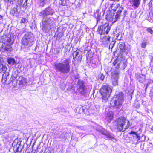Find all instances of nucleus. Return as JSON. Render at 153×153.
Wrapping results in <instances>:
<instances>
[{"mask_svg": "<svg viewBox=\"0 0 153 153\" xmlns=\"http://www.w3.org/2000/svg\"><path fill=\"white\" fill-rule=\"evenodd\" d=\"M121 13L120 14V19L122 20H123L126 16L127 12L125 10H121L120 11Z\"/></svg>", "mask_w": 153, "mask_h": 153, "instance_id": "2f4dec72", "label": "nucleus"}, {"mask_svg": "<svg viewBox=\"0 0 153 153\" xmlns=\"http://www.w3.org/2000/svg\"><path fill=\"white\" fill-rule=\"evenodd\" d=\"M126 119L124 117H121L116 120L117 128L119 131L123 132L128 129L131 125V123L128 121L127 124L125 127L124 126L126 123Z\"/></svg>", "mask_w": 153, "mask_h": 153, "instance_id": "20e7f679", "label": "nucleus"}, {"mask_svg": "<svg viewBox=\"0 0 153 153\" xmlns=\"http://www.w3.org/2000/svg\"><path fill=\"white\" fill-rule=\"evenodd\" d=\"M18 71L17 69H14L12 71V76L14 78V79H16L18 76Z\"/></svg>", "mask_w": 153, "mask_h": 153, "instance_id": "473e14b6", "label": "nucleus"}, {"mask_svg": "<svg viewBox=\"0 0 153 153\" xmlns=\"http://www.w3.org/2000/svg\"><path fill=\"white\" fill-rule=\"evenodd\" d=\"M15 79H14V78L12 76H11L10 79L9 80L8 82L9 83L11 82H12Z\"/></svg>", "mask_w": 153, "mask_h": 153, "instance_id": "49530a36", "label": "nucleus"}, {"mask_svg": "<svg viewBox=\"0 0 153 153\" xmlns=\"http://www.w3.org/2000/svg\"><path fill=\"white\" fill-rule=\"evenodd\" d=\"M4 49L6 51H11V47L10 46H5Z\"/></svg>", "mask_w": 153, "mask_h": 153, "instance_id": "37998d69", "label": "nucleus"}, {"mask_svg": "<svg viewBox=\"0 0 153 153\" xmlns=\"http://www.w3.org/2000/svg\"><path fill=\"white\" fill-rule=\"evenodd\" d=\"M78 91L80 94L85 97H87L88 95V91L86 87L78 89Z\"/></svg>", "mask_w": 153, "mask_h": 153, "instance_id": "f3484780", "label": "nucleus"}, {"mask_svg": "<svg viewBox=\"0 0 153 153\" xmlns=\"http://www.w3.org/2000/svg\"><path fill=\"white\" fill-rule=\"evenodd\" d=\"M17 81L19 85L22 87H26L27 85V79L22 76H19Z\"/></svg>", "mask_w": 153, "mask_h": 153, "instance_id": "9d476101", "label": "nucleus"}, {"mask_svg": "<svg viewBox=\"0 0 153 153\" xmlns=\"http://www.w3.org/2000/svg\"><path fill=\"white\" fill-rule=\"evenodd\" d=\"M7 68L6 66L3 64L0 65V73H5Z\"/></svg>", "mask_w": 153, "mask_h": 153, "instance_id": "c85d7f7f", "label": "nucleus"}, {"mask_svg": "<svg viewBox=\"0 0 153 153\" xmlns=\"http://www.w3.org/2000/svg\"><path fill=\"white\" fill-rule=\"evenodd\" d=\"M124 99V94L122 92L117 93L111 100L110 105L111 107L119 109L121 108Z\"/></svg>", "mask_w": 153, "mask_h": 153, "instance_id": "f03ea898", "label": "nucleus"}, {"mask_svg": "<svg viewBox=\"0 0 153 153\" xmlns=\"http://www.w3.org/2000/svg\"><path fill=\"white\" fill-rule=\"evenodd\" d=\"M129 134L132 136L133 139L134 140V142L137 143L140 139V134L137 132L131 131L129 133Z\"/></svg>", "mask_w": 153, "mask_h": 153, "instance_id": "4468645a", "label": "nucleus"}, {"mask_svg": "<svg viewBox=\"0 0 153 153\" xmlns=\"http://www.w3.org/2000/svg\"><path fill=\"white\" fill-rule=\"evenodd\" d=\"M101 13H100L99 10H97L96 12L95 13L94 16L96 18L97 22L102 19L101 16Z\"/></svg>", "mask_w": 153, "mask_h": 153, "instance_id": "4be33fe9", "label": "nucleus"}, {"mask_svg": "<svg viewBox=\"0 0 153 153\" xmlns=\"http://www.w3.org/2000/svg\"><path fill=\"white\" fill-rule=\"evenodd\" d=\"M60 133V132H59L58 134H56V135H55V138H59L62 137V135Z\"/></svg>", "mask_w": 153, "mask_h": 153, "instance_id": "ea45409f", "label": "nucleus"}, {"mask_svg": "<svg viewBox=\"0 0 153 153\" xmlns=\"http://www.w3.org/2000/svg\"><path fill=\"white\" fill-rule=\"evenodd\" d=\"M54 19L52 17L43 18L42 29L44 33H46L49 31L54 23Z\"/></svg>", "mask_w": 153, "mask_h": 153, "instance_id": "39448f33", "label": "nucleus"}, {"mask_svg": "<svg viewBox=\"0 0 153 153\" xmlns=\"http://www.w3.org/2000/svg\"><path fill=\"white\" fill-rule=\"evenodd\" d=\"M59 4L62 6H65L66 5V1L65 0H60Z\"/></svg>", "mask_w": 153, "mask_h": 153, "instance_id": "4c0bfd02", "label": "nucleus"}, {"mask_svg": "<svg viewBox=\"0 0 153 153\" xmlns=\"http://www.w3.org/2000/svg\"><path fill=\"white\" fill-rule=\"evenodd\" d=\"M7 62L9 64L11 65H15L16 63V62L14 58L11 57L7 59Z\"/></svg>", "mask_w": 153, "mask_h": 153, "instance_id": "393cba45", "label": "nucleus"}, {"mask_svg": "<svg viewBox=\"0 0 153 153\" xmlns=\"http://www.w3.org/2000/svg\"><path fill=\"white\" fill-rule=\"evenodd\" d=\"M114 17L113 13H109L106 16L105 19L108 21H111L113 19Z\"/></svg>", "mask_w": 153, "mask_h": 153, "instance_id": "bb28decb", "label": "nucleus"}, {"mask_svg": "<svg viewBox=\"0 0 153 153\" xmlns=\"http://www.w3.org/2000/svg\"><path fill=\"white\" fill-rule=\"evenodd\" d=\"M71 60L69 59H66L62 62H56L54 63V68L57 72L65 74L69 73L70 70V64Z\"/></svg>", "mask_w": 153, "mask_h": 153, "instance_id": "f257e3e1", "label": "nucleus"}, {"mask_svg": "<svg viewBox=\"0 0 153 153\" xmlns=\"http://www.w3.org/2000/svg\"><path fill=\"white\" fill-rule=\"evenodd\" d=\"M123 10V7H120L119 10H118L115 16V19H116V20L120 19V14L121 13L120 11Z\"/></svg>", "mask_w": 153, "mask_h": 153, "instance_id": "cd10ccee", "label": "nucleus"}, {"mask_svg": "<svg viewBox=\"0 0 153 153\" xmlns=\"http://www.w3.org/2000/svg\"><path fill=\"white\" fill-rule=\"evenodd\" d=\"M9 73L7 72L4 74L2 75V81L4 80L5 82L7 81L9 79Z\"/></svg>", "mask_w": 153, "mask_h": 153, "instance_id": "c756f323", "label": "nucleus"}, {"mask_svg": "<svg viewBox=\"0 0 153 153\" xmlns=\"http://www.w3.org/2000/svg\"><path fill=\"white\" fill-rule=\"evenodd\" d=\"M83 110V109L81 107H78L76 108V111H77L78 110H79V111H77V113H80L81 111H82V112Z\"/></svg>", "mask_w": 153, "mask_h": 153, "instance_id": "a19ab883", "label": "nucleus"}, {"mask_svg": "<svg viewBox=\"0 0 153 153\" xmlns=\"http://www.w3.org/2000/svg\"><path fill=\"white\" fill-rule=\"evenodd\" d=\"M115 44V42H114V41H111L109 45V49H110V48H111V50L112 48L114 46Z\"/></svg>", "mask_w": 153, "mask_h": 153, "instance_id": "c9c22d12", "label": "nucleus"}, {"mask_svg": "<svg viewBox=\"0 0 153 153\" xmlns=\"http://www.w3.org/2000/svg\"><path fill=\"white\" fill-rule=\"evenodd\" d=\"M127 66V64L125 61H121L119 68L123 70Z\"/></svg>", "mask_w": 153, "mask_h": 153, "instance_id": "7c9ffc66", "label": "nucleus"}, {"mask_svg": "<svg viewBox=\"0 0 153 153\" xmlns=\"http://www.w3.org/2000/svg\"><path fill=\"white\" fill-rule=\"evenodd\" d=\"M102 15H103L104 14V13L103 12H102Z\"/></svg>", "mask_w": 153, "mask_h": 153, "instance_id": "4d7b16f0", "label": "nucleus"}, {"mask_svg": "<svg viewBox=\"0 0 153 153\" xmlns=\"http://www.w3.org/2000/svg\"><path fill=\"white\" fill-rule=\"evenodd\" d=\"M16 0H4L6 3H8L11 4H13L14 2H15ZM24 0H17L15 4L16 7H17L19 6L23 7H24V5H23V1Z\"/></svg>", "mask_w": 153, "mask_h": 153, "instance_id": "f8f14e48", "label": "nucleus"}, {"mask_svg": "<svg viewBox=\"0 0 153 153\" xmlns=\"http://www.w3.org/2000/svg\"><path fill=\"white\" fill-rule=\"evenodd\" d=\"M98 78L102 80H104L105 78V76L104 75L101 73H100L98 75Z\"/></svg>", "mask_w": 153, "mask_h": 153, "instance_id": "e433bc0d", "label": "nucleus"}, {"mask_svg": "<svg viewBox=\"0 0 153 153\" xmlns=\"http://www.w3.org/2000/svg\"><path fill=\"white\" fill-rule=\"evenodd\" d=\"M73 55L74 61H76L77 64L80 63L82 58L81 54L78 51H76L73 53Z\"/></svg>", "mask_w": 153, "mask_h": 153, "instance_id": "dca6fc26", "label": "nucleus"}, {"mask_svg": "<svg viewBox=\"0 0 153 153\" xmlns=\"http://www.w3.org/2000/svg\"><path fill=\"white\" fill-rule=\"evenodd\" d=\"M19 144H16L15 146H14L13 150L14 151H15V153H17V152H18H18L19 151Z\"/></svg>", "mask_w": 153, "mask_h": 153, "instance_id": "f704fd0d", "label": "nucleus"}, {"mask_svg": "<svg viewBox=\"0 0 153 153\" xmlns=\"http://www.w3.org/2000/svg\"><path fill=\"white\" fill-rule=\"evenodd\" d=\"M140 0H131V3L132 4V6L135 9L138 7L140 3Z\"/></svg>", "mask_w": 153, "mask_h": 153, "instance_id": "a211bd4d", "label": "nucleus"}, {"mask_svg": "<svg viewBox=\"0 0 153 153\" xmlns=\"http://www.w3.org/2000/svg\"><path fill=\"white\" fill-rule=\"evenodd\" d=\"M147 44V42L145 41H143L141 45V46L142 48H145Z\"/></svg>", "mask_w": 153, "mask_h": 153, "instance_id": "58836bf2", "label": "nucleus"}, {"mask_svg": "<svg viewBox=\"0 0 153 153\" xmlns=\"http://www.w3.org/2000/svg\"><path fill=\"white\" fill-rule=\"evenodd\" d=\"M34 36L31 32H27L22 36L21 41L22 45L25 48L31 47L33 44Z\"/></svg>", "mask_w": 153, "mask_h": 153, "instance_id": "7ed1b4c3", "label": "nucleus"}, {"mask_svg": "<svg viewBox=\"0 0 153 153\" xmlns=\"http://www.w3.org/2000/svg\"><path fill=\"white\" fill-rule=\"evenodd\" d=\"M3 16H2L0 15V20L2 19H3Z\"/></svg>", "mask_w": 153, "mask_h": 153, "instance_id": "8fccbe9b", "label": "nucleus"}, {"mask_svg": "<svg viewBox=\"0 0 153 153\" xmlns=\"http://www.w3.org/2000/svg\"><path fill=\"white\" fill-rule=\"evenodd\" d=\"M119 71L118 70L115 71L113 73L112 76L111 81L113 85L116 86L118 85V80L119 76Z\"/></svg>", "mask_w": 153, "mask_h": 153, "instance_id": "1a4fd4ad", "label": "nucleus"}, {"mask_svg": "<svg viewBox=\"0 0 153 153\" xmlns=\"http://www.w3.org/2000/svg\"><path fill=\"white\" fill-rule=\"evenodd\" d=\"M58 111H59L64 112L65 111V109L62 108H58Z\"/></svg>", "mask_w": 153, "mask_h": 153, "instance_id": "de8ad7c7", "label": "nucleus"}, {"mask_svg": "<svg viewBox=\"0 0 153 153\" xmlns=\"http://www.w3.org/2000/svg\"><path fill=\"white\" fill-rule=\"evenodd\" d=\"M73 62V61H72V62ZM73 64H74V65H75V62H74V61Z\"/></svg>", "mask_w": 153, "mask_h": 153, "instance_id": "6e6d98bb", "label": "nucleus"}, {"mask_svg": "<svg viewBox=\"0 0 153 153\" xmlns=\"http://www.w3.org/2000/svg\"><path fill=\"white\" fill-rule=\"evenodd\" d=\"M99 132L102 134L104 135L106 137L110 139V140H116L115 138L114 137V136L112 134L110 133L108 131L106 130L103 131L102 130H100Z\"/></svg>", "mask_w": 153, "mask_h": 153, "instance_id": "ddd939ff", "label": "nucleus"}, {"mask_svg": "<svg viewBox=\"0 0 153 153\" xmlns=\"http://www.w3.org/2000/svg\"><path fill=\"white\" fill-rule=\"evenodd\" d=\"M49 0H37V4L40 7H42Z\"/></svg>", "mask_w": 153, "mask_h": 153, "instance_id": "b1692460", "label": "nucleus"}, {"mask_svg": "<svg viewBox=\"0 0 153 153\" xmlns=\"http://www.w3.org/2000/svg\"><path fill=\"white\" fill-rule=\"evenodd\" d=\"M5 40L7 42V45H10L13 43V42L12 41L11 38L9 37H6Z\"/></svg>", "mask_w": 153, "mask_h": 153, "instance_id": "72a5a7b5", "label": "nucleus"}, {"mask_svg": "<svg viewBox=\"0 0 153 153\" xmlns=\"http://www.w3.org/2000/svg\"><path fill=\"white\" fill-rule=\"evenodd\" d=\"M119 48L121 52L126 55H127L129 51L128 49L126 47L124 42L120 43L119 45Z\"/></svg>", "mask_w": 153, "mask_h": 153, "instance_id": "2eb2a0df", "label": "nucleus"}, {"mask_svg": "<svg viewBox=\"0 0 153 153\" xmlns=\"http://www.w3.org/2000/svg\"><path fill=\"white\" fill-rule=\"evenodd\" d=\"M27 0H25V2L23 4V5L24 6L23 7L27 8Z\"/></svg>", "mask_w": 153, "mask_h": 153, "instance_id": "a18cd8bd", "label": "nucleus"}, {"mask_svg": "<svg viewBox=\"0 0 153 153\" xmlns=\"http://www.w3.org/2000/svg\"><path fill=\"white\" fill-rule=\"evenodd\" d=\"M151 129L152 131H153V126L152 127Z\"/></svg>", "mask_w": 153, "mask_h": 153, "instance_id": "5fc2aeb1", "label": "nucleus"}, {"mask_svg": "<svg viewBox=\"0 0 153 153\" xmlns=\"http://www.w3.org/2000/svg\"><path fill=\"white\" fill-rule=\"evenodd\" d=\"M111 29V27L109 26V24L106 23L99 26L97 31L100 35L108 34Z\"/></svg>", "mask_w": 153, "mask_h": 153, "instance_id": "6e6552de", "label": "nucleus"}, {"mask_svg": "<svg viewBox=\"0 0 153 153\" xmlns=\"http://www.w3.org/2000/svg\"><path fill=\"white\" fill-rule=\"evenodd\" d=\"M110 37L108 36L104 37L102 40L103 43L105 45V47L108 46L110 42Z\"/></svg>", "mask_w": 153, "mask_h": 153, "instance_id": "aec40b11", "label": "nucleus"}, {"mask_svg": "<svg viewBox=\"0 0 153 153\" xmlns=\"http://www.w3.org/2000/svg\"><path fill=\"white\" fill-rule=\"evenodd\" d=\"M76 85L78 89L85 87L84 82L80 79L78 80Z\"/></svg>", "mask_w": 153, "mask_h": 153, "instance_id": "5701e85b", "label": "nucleus"}, {"mask_svg": "<svg viewBox=\"0 0 153 153\" xmlns=\"http://www.w3.org/2000/svg\"><path fill=\"white\" fill-rule=\"evenodd\" d=\"M143 1H145V0H143Z\"/></svg>", "mask_w": 153, "mask_h": 153, "instance_id": "13d9d810", "label": "nucleus"}, {"mask_svg": "<svg viewBox=\"0 0 153 153\" xmlns=\"http://www.w3.org/2000/svg\"><path fill=\"white\" fill-rule=\"evenodd\" d=\"M55 13L54 10L50 6L45 8L39 13V15L43 18H48V16H52Z\"/></svg>", "mask_w": 153, "mask_h": 153, "instance_id": "0eeeda50", "label": "nucleus"}, {"mask_svg": "<svg viewBox=\"0 0 153 153\" xmlns=\"http://www.w3.org/2000/svg\"><path fill=\"white\" fill-rule=\"evenodd\" d=\"M110 1H118L119 0H110Z\"/></svg>", "mask_w": 153, "mask_h": 153, "instance_id": "864d4df0", "label": "nucleus"}, {"mask_svg": "<svg viewBox=\"0 0 153 153\" xmlns=\"http://www.w3.org/2000/svg\"><path fill=\"white\" fill-rule=\"evenodd\" d=\"M3 64L1 62V59L0 58V65Z\"/></svg>", "mask_w": 153, "mask_h": 153, "instance_id": "603ef678", "label": "nucleus"}, {"mask_svg": "<svg viewBox=\"0 0 153 153\" xmlns=\"http://www.w3.org/2000/svg\"><path fill=\"white\" fill-rule=\"evenodd\" d=\"M99 92L102 96V102H105L110 96L112 90L109 85H105L100 89Z\"/></svg>", "mask_w": 153, "mask_h": 153, "instance_id": "423d86ee", "label": "nucleus"}, {"mask_svg": "<svg viewBox=\"0 0 153 153\" xmlns=\"http://www.w3.org/2000/svg\"><path fill=\"white\" fill-rule=\"evenodd\" d=\"M153 0H151L150 1V3H151V4H152V3H153Z\"/></svg>", "mask_w": 153, "mask_h": 153, "instance_id": "3c124183", "label": "nucleus"}, {"mask_svg": "<svg viewBox=\"0 0 153 153\" xmlns=\"http://www.w3.org/2000/svg\"><path fill=\"white\" fill-rule=\"evenodd\" d=\"M17 7H14L11 10L10 13L13 16H16L18 14Z\"/></svg>", "mask_w": 153, "mask_h": 153, "instance_id": "a878e982", "label": "nucleus"}, {"mask_svg": "<svg viewBox=\"0 0 153 153\" xmlns=\"http://www.w3.org/2000/svg\"><path fill=\"white\" fill-rule=\"evenodd\" d=\"M136 77L137 79L140 83H143L145 79V76L143 74H137Z\"/></svg>", "mask_w": 153, "mask_h": 153, "instance_id": "6ab92c4d", "label": "nucleus"}, {"mask_svg": "<svg viewBox=\"0 0 153 153\" xmlns=\"http://www.w3.org/2000/svg\"><path fill=\"white\" fill-rule=\"evenodd\" d=\"M119 34L118 33L116 35V39H117L118 37L119 36Z\"/></svg>", "mask_w": 153, "mask_h": 153, "instance_id": "09e8293b", "label": "nucleus"}, {"mask_svg": "<svg viewBox=\"0 0 153 153\" xmlns=\"http://www.w3.org/2000/svg\"><path fill=\"white\" fill-rule=\"evenodd\" d=\"M122 55L123 54H121V53H119L118 54L117 57L114 60L113 63V65L117 69L119 68L121 61L119 57L122 56Z\"/></svg>", "mask_w": 153, "mask_h": 153, "instance_id": "9b49d317", "label": "nucleus"}, {"mask_svg": "<svg viewBox=\"0 0 153 153\" xmlns=\"http://www.w3.org/2000/svg\"><path fill=\"white\" fill-rule=\"evenodd\" d=\"M28 22V20L25 18H23L22 19L21 22L22 23H24L25 22Z\"/></svg>", "mask_w": 153, "mask_h": 153, "instance_id": "79ce46f5", "label": "nucleus"}, {"mask_svg": "<svg viewBox=\"0 0 153 153\" xmlns=\"http://www.w3.org/2000/svg\"><path fill=\"white\" fill-rule=\"evenodd\" d=\"M146 30L149 33L151 34H152L153 33V30L151 28H147Z\"/></svg>", "mask_w": 153, "mask_h": 153, "instance_id": "c03bdc74", "label": "nucleus"}, {"mask_svg": "<svg viewBox=\"0 0 153 153\" xmlns=\"http://www.w3.org/2000/svg\"><path fill=\"white\" fill-rule=\"evenodd\" d=\"M92 52L91 50H85L84 51V53H86V56L87 60H90V59L92 56V54L91 53Z\"/></svg>", "mask_w": 153, "mask_h": 153, "instance_id": "412c9836", "label": "nucleus"}]
</instances>
